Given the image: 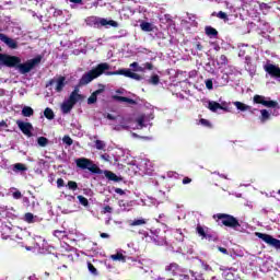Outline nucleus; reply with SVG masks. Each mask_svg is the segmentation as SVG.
<instances>
[{"label":"nucleus","mask_w":280,"mask_h":280,"mask_svg":"<svg viewBox=\"0 0 280 280\" xmlns=\"http://www.w3.org/2000/svg\"><path fill=\"white\" fill-rule=\"evenodd\" d=\"M189 183H191V178H189V177L183 178V185H189Z\"/></svg>","instance_id":"54"},{"label":"nucleus","mask_w":280,"mask_h":280,"mask_svg":"<svg viewBox=\"0 0 280 280\" xmlns=\"http://www.w3.org/2000/svg\"><path fill=\"white\" fill-rule=\"evenodd\" d=\"M214 49L215 51H220V46H217Z\"/></svg>","instance_id":"62"},{"label":"nucleus","mask_w":280,"mask_h":280,"mask_svg":"<svg viewBox=\"0 0 280 280\" xmlns=\"http://www.w3.org/2000/svg\"><path fill=\"white\" fill-rule=\"evenodd\" d=\"M75 165L79 170H89L92 174H104V171L97 166V164L93 163L92 160L86 158H79L75 160Z\"/></svg>","instance_id":"4"},{"label":"nucleus","mask_w":280,"mask_h":280,"mask_svg":"<svg viewBox=\"0 0 280 280\" xmlns=\"http://www.w3.org/2000/svg\"><path fill=\"white\" fill-rule=\"evenodd\" d=\"M165 270H166V272L174 275V272H176V270H178V264L172 262L165 267Z\"/></svg>","instance_id":"30"},{"label":"nucleus","mask_w":280,"mask_h":280,"mask_svg":"<svg viewBox=\"0 0 280 280\" xmlns=\"http://www.w3.org/2000/svg\"><path fill=\"white\" fill-rule=\"evenodd\" d=\"M131 80H137V81H139V80H143V77H141L140 74H138V73H135V72H131Z\"/></svg>","instance_id":"46"},{"label":"nucleus","mask_w":280,"mask_h":280,"mask_svg":"<svg viewBox=\"0 0 280 280\" xmlns=\"http://www.w3.org/2000/svg\"><path fill=\"white\" fill-rule=\"evenodd\" d=\"M196 233L201 237V240H208V242H218V235L210 232L209 228H203L198 224L196 228Z\"/></svg>","instance_id":"6"},{"label":"nucleus","mask_w":280,"mask_h":280,"mask_svg":"<svg viewBox=\"0 0 280 280\" xmlns=\"http://www.w3.org/2000/svg\"><path fill=\"white\" fill-rule=\"evenodd\" d=\"M202 268H203V270H206V271L211 270V266H209V264L202 262Z\"/></svg>","instance_id":"55"},{"label":"nucleus","mask_w":280,"mask_h":280,"mask_svg":"<svg viewBox=\"0 0 280 280\" xmlns=\"http://www.w3.org/2000/svg\"><path fill=\"white\" fill-rule=\"evenodd\" d=\"M151 233H152L153 235H155V236H153V241H154L156 244H159L160 238H159V234L156 233V231H155V232H154V231H151Z\"/></svg>","instance_id":"51"},{"label":"nucleus","mask_w":280,"mask_h":280,"mask_svg":"<svg viewBox=\"0 0 280 280\" xmlns=\"http://www.w3.org/2000/svg\"><path fill=\"white\" fill-rule=\"evenodd\" d=\"M206 88L209 90V91H212L213 89V81L211 79L207 80L206 81Z\"/></svg>","instance_id":"47"},{"label":"nucleus","mask_w":280,"mask_h":280,"mask_svg":"<svg viewBox=\"0 0 280 280\" xmlns=\"http://www.w3.org/2000/svg\"><path fill=\"white\" fill-rule=\"evenodd\" d=\"M70 3H77L79 5H82L83 1L82 0H69Z\"/></svg>","instance_id":"58"},{"label":"nucleus","mask_w":280,"mask_h":280,"mask_svg":"<svg viewBox=\"0 0 280 280\" xmlns=\"http://www.w3.org/2000/svg\"><path fill=\"white\" fill-rule=\"evenodd\" d=\"M101 93H104V89H98L94 91L91 96L88 98V104H95L97 102V95H101Z\"/></svg>","instance_id":"17"},{"label":"nucleus","mask_w":280,"mask_h":280,"mask_svg":"<svg viewBox=\"0 0 280 280\" xmlns=\"http://www.w3.org/2000/svg\"><path fill=\"white\" fill-rule=\"evenodd\" d=\"M18 128L25 135V137H32V130H34V126L32 122H25L23 120L15 121Z\"/></svg>","instance_id":"9"},{"label":"nucleus","mask_w":280,"mask_h":280,"mask_svg":"<svg viewBox=\"0 0 280 280\" xmlns=\"http://www.w3.org/2000/svg\"><path fill=\"white\" fill-rule=\"evenodd\" d=\"M183 277V279H185V280H189V277L187 276V275H184V276H182Z\"/></svg>","instance_id":"61"},{"label":"nucleus","mask_w":280,"mask_h":280,"mask_svg":"<svg viewBox=\"0 0 280 280\" xmlns=\"http://www.w3.org/2000/svg\"><path fill=\"white\" fill-rule=\"evenodd\" d=\"M104 175L108 180H113L114 183H119V180H121V177L110 171H104Z\"/></svg>","instance_id":"19"},{"label":"nucleus","mask_w":280,"mask_h":280,"mask_svg":"<svg viewBox=\"0 0 280 280\" xmlns=\"http://www.w3.org/2000/svg\"><path fill=\"white\" fill-rule=\"evenodd\" d=\"M212 16H217L218 19H221V21H224V23H229V14L223 11H219L217 14L212 13Z\"/></svg>","instance_id":"23"},{"label":"nucleus","mask_w":280,"mask_h":280,"mask_svg":"<svg viewBox=\"0 0 280 280\" xmlns=\"http://www.w3.org/2000/svg\"><path fill=\"white\" fill-rule=\"evenodd\" d=\"M266 73L270 74L271 78H280V68L279 66L267 63L264 66Z\"/></svg>","instance_id":"11"},{"label":"nucleus","mask_w":280,"mask_h":280,"mask_svg":"<svg viewBox=\"0 0 280 280\" xmlns=\"http://www.w3.org/2000/svg\"><path fill=\"white\" fill-rule=\"evenodd\" d=\"M102 159H106V155H102Z\"/></svg>","instance_id":"63"},{"label":"nucleus","mask_w":280,"mask_h":280,"mask_svg":"<svg viewBox=\"0 0 280 280\" xmlns=\"http://www.w3.org/2000/svg\"><path fill=\"white\" fill-rule=\"evenodd\" d=\"M77 198L80 205H82L83 207H89V199H86V197L79 195Z\"/></svg>","instance_id":"37"},{"label":"nucleus","mask_w":280,"mask_h":280,"mask_svg":"<svg viewBox=\"0 0 280 280\" xmlns=\"http://www.w3.org/2000/svg\"><path fill=\"white\" fill-rule=\"evenodd\" d=\"M205 33L209 38H218V30L213 28L212 26H206Z\"/></svg>","instance_id":"20"},{"label":"nucleus","mask_w":280,"mask_h":280,"mask_svg":"<svg viewBox=\"0 0 280 280\" xmlns=\"http://www.w3.org/2000/svg\"><path fill=\"white\" fill-rule=\"evenodd\" d=\"M218 250L220 252V253H222L223 255H229V249H226V248H224V247H218Z\"/></svg>","instance_id":"52"},{"label":"nucleus","mask_w":280,"mask_h":280,"mask_svg":"<svg viewBox=\"0 0 280 280\" xmlns=\"http://www.w3.org/2000/svg\"><path fill=\"white\" fill-rule=\"evenodd\" d=\"M42 60L43 57L37 56L24 63H21L20 57L11 55L4 67H8L9 69H18L19 73L25 75L26 73H30V71H32V69H34L37 65H40Z\"/></svg>","instance_id":"1"},{"label":"nucleus","mask_w":280,"mask_h":280,"mask_svg":"<svg viewBox=\"0 0 280 280\" xmlns=\"http://www.w3.org/2000/svg\"><path fill=\"white\" fill-rule=\"evenodd\" d=\"M0 51H1V47H0ZM10 56H11V55L1 54V52H0V65H1L2 67H5V65H8V60H10Z\"/></svg>","instance_id":"28"},{"label":"nucleus","mask_w":280,"mask_h":280,"mask_svg":"<svg viewBox=\"0 0 280 280\" xmlns=\"http://www.w3.org/2000/svg\"><path fill=\"white\" fill-rule=\"evenodd\" d=\"M192 45H194L196 51H202V49H205V46H202V43H200L198 40L194 42Z\"/></svg>","instance_id":"42"},{"label":"nucleus","mask_w":280,"mask_h":280,"mask_svg":"<svg viewBox=\"0 0 280 280\" xmlns=\"http://www.w3.org/2000/svg\"><path fill=\"white\" fill-rule=\"evenodd\" d=\"M24 220L27 222V224H34V214L32 212L25 213Z\"/></svg>","instance_id":"35"},{"label":"nucleus","mask_w":280,"mask_h":280,"mask_svg":"<svg viewBox=\"0 0 280 280\" xmlns=\"http://www.w3.org/2000/svg\"><path fill=\"white\" fill-rule=\"evenodd\" d=\"M107 119H109V121H115L117 117L113 116V114H107Z\"/></svg>","instance_id":"56"},{"label":"nucleus","mask_w":280,"mask_h":280,"mask_svg":"<svg viewBox=\"0 0 280 280\" xmlns=\"http://www.w3.org/2000/svg\"><path fill=\"white\" fill-rule=\"evenodd\" d=\"M144 69H148V71H152V69H154V65H152V62H145L143 70Z\"/></svg>","instance_id":"48"},{"label":"nucleus","mask_w":280,"mask_h":280,"mask_svg":"<svg viewBox=\"0 0 280 280\" xmlns=\"http://www.w3.org/2000/svg\"><path fill=\"white\" fill-rule=\"evenodd\" d=\"M57 187H58V189H60L61 187H65V179L58 178L57 179Z\"/></svg>","instance_id":"49"},{"label":"nucleus","mask_w":280,"mask_h":280,"mask_svg":"<svg viewBox=\"0 0 280 280\" xmlns=\"http://www.w3.org/2000/svg\"><path fill=\"white\" fill-rule=\"evenodd\" d=\"M44 117H46V119H54V117H56V114H54V109L46 107L44 110Z\"/></svg>","instance_id":"27"},{"label":"nucleus","mask_w":280,"mask_h":280,"mask_svg":"<svg viewBox=\"0 0 280 280\" xmlns=\"http://www.w3.org/2000/svg\"><path fill=\"white\" fill-rule=\"evenodd\" d=\"M150 84H153V86H156L159 82H161V77L159 74H153L151 78L148 80Z\"/></svg>","instance_id":"31"},{"label":"nucleus","mask_w":280,"mask_h":280,"mask_svg":"<svg viewBox=\"0 0 280 280\" xmlns=\"http://www.w3.org/2000/svg\"><path fill=\"white\" fill-rule=\"evenodd\" d=\"M199 122L201 124V126H205L206 128H211V122L205 118H201Z\"/></svg>","instance_id":"44"},{"label":"nucleus","mask_w":280,"mask_h":280,"mask_svg":"<svg viewBox=\"0 0 280 280\" xmlns=\"http://www.w3.org/2000/svg\"><path fill=\"white\" fill-rule=\"evenodd\" d=\"M143 224H147V221L145 219H135L132 222H131V226H141Z\"/></svg>","instance_id":"36"},{"label":"nucleus","mask_w":280,"mask_h":280,"mask_svg":"<svg viewBox=\"0 0 280 280\" xmlns=\"http://www.w3.org/2000/svg\"><path fill=\"white\" fill-rule=\"evenodd\" d=\"M66 80L67 78L65 77H59L57 80L56 79H50L47 83H46V89H49V86H54V84L57 83L55 91L57 93H62L65 86H66Z\"/></svg>","instance_id":"8"},{"label":"nucleus","mask_w":280,"mask_h":280,"mask_svg":"<svg viewBox=\"0 0 280 280\" xmlns=\"http://www.w3.org/2000/svg\"><path fill=\"white\" fill-rule=\"evenodd\" d=\"M217 65L219 67H226V65H229V58L226 57V55H221L219 57V60L217 61Z\"/></svg>","instance_id":"26"},{"label":"nucleus","mask_w":280,"mask_h":280,"mask_svg":"<svg viewBox=\"0 0 280 280\" xmlns=\"http://www.w3.org/2000/svg\"><path fill=\"white\" fill-rule=\"evenodd\" d=\"M115 194H118L119 196H124L126 191H124V189L121 188H115Z\"/></svg>","instance_id":"53"},{"label":"nucleus","mask_w":280,"mask_h":280,"mask_svg":"<svg viewBox=\"0 0 280 280\" xmlns=\"http://www.w3.org/2000/svg\"><path fill=\"white\" fill-rule=\"evenodd\" d=\"M270 119V112L268 109H261L260 110V121L264 124Z\"/></svg>","instance_id":"25"},{"label":"nucleus","mask_w":280,"mask_h":280,"mask_svg":"<svg viewBox=\"0 0 280 280\" xmlns=\"http://www.w3.org/2000/svg\"><path fill=\"white\" fill-rule=\"evenodd\" d=\"M22 115L23 117H32L34 115V109L30 106H24L22 108Z\"/></svg>","instance_id":"24"},{"label":"nucleus","mask_w":280,"mask_h":280,"mask_svg":"<svg viewBox=\"0 0 280 280\" xmlns=\"http://www.w3.org/2000/svg\"><path fill=\"white\" fill-rule=\"evenodd\" d=\"M101 237L103 240H108V237H110V235L108 233H101Z\"/></svg>","instance_id":"57"},{"label":"nucleus","mask_w":280,"mask_h":280,"mask_svg":"<svg viewBox=\"0 0 280 280\" xmlns=\"http://www.w3.org/2000/svg\"><path fill=\"white\" fill-rule=\"evenodd\" d=\"M138 124H139V126H143V119L140 118V119L138 120Z\"/></svg>","instance_id":"60"},{"label":"nucleus","mask_w":280,"mask_h":280,"mask_svg":"<svg viewBox=\"0 0 280 280\" xmlns=\"http://www.w3.org/2000/svg\"><path fill=\"white\" fill-rule=\"evenodd\" d=\"M140 28L142 30V32H152V30H154L152 27V23H150V22H142L140 24Z\"/></svg>","instance_id":"29"},{"label":"nucleus","mask_w":280,"mask_h":280,"mask_svg":"<svg viewBox=\"0 0 280 280\" xmlns=\"http://www.w3.org/2000/svg\"><path fill=\"white\" fill-rule=\"evenodd\" d=\"M95 148H96V150H105L106 142H104L102 140H95Z\"/></svg>","instance_id":"38"},{"label":"nucleus","mask_w":280,"mask_h":280,"mask_svg":"<svg viewBox=\"0 0 280 280\" xmlns=\"http://www.w3.org/2000/svg\"><path fill=\"white\" fill-rule=\"evenodd\" d=\"M0 128H8V122L5 120L0 121Z\"/></svg>","instance_id":"59"},{"label":"nucleus","mask_w":280,"mask_h":280,"mask_svg":"<svg viewBox=\"0 0 280 280\" xmlns=\"http://www.w3.org/2000/svg\"><path fill=\"white\" fill-rule=\"evenodd\" d=\"M103 213H113V207H110V206H105Z\"/></svg>","instance_id":"50"},{"label":"nucleus","mask_w":280,"mask_h":280,"mask_svg":"<svg viewBox=\"0 0 280 280\" xmlns=\"http://www.w3.org/2000/svg\"><path fill=\"white\" fill-rule=\"evenodd\" d=\"M62 141L66 143V145H73V139H71L69 136H65Z\"/></svg>","instance_id":"43"},{"label":"nucleus","mask_w":280,"mask_h":280,"mask_svg":"<svg viewBox=\"0 0 280 280\" xmlns=\"http://www.w3.org/2000/svg\"><path fill=\"white\" fill-rule=\"evenodd\" d=\"M113 100H115V102H126L127 104H131V105L137 104V101L126 96L114 95Z\"/></svg>","instance_id":"18"},{"label":"nucleus","mask_w":280,"mask_h":280,"mask_svg":"<svg viewBox=\"0 0 280 280\" xmlns=\"http://www.w3.org/2000/svg\"><path fill=\"white\" fill-rule=\"evenodd\" d=\"M278 194H279V196H280V189L278 190Z\"/></svg>","instance_id":"64"},{"label":"nucleus","mask_w":280,"mask_h":280,"mask_svg":"<svg viewBox=\"0 0 280 280\" xmlns=\"http://www.w3.org/2000/svg\"><path fill=\"white\" fill-rule=\"evenodd\" d=\"M213 220L215 222H221L223 226H226L228 229H233L234 231H237L242 224L240 223V220L237 218L226 214V213H217L212 215Z\"/></svg>","instance_id":"3"},{"label":"nucleus","mask_w":280,"mask_h":280,"mask_svg":"<svg viewBox=\"0 0 280 280\" xmlns=\"http://www.w3.org/2000/svg\"><path fill=\"white\" fill-rule=\"evenodd\" d=\"M88 270L92 275V277L100 276V271L97 270V268H95V265L91 261H88Z\"/></svg>","instance_id":"22"},{"label":"nucleus","mask_w":280,"mask_h":280,"mask_svg":"<svg viewBox=\"0 0 280 280\" xmlns=\"http://www.w3.org/2000/svg\"><path fill=\"white\" fill-rule=\"evenodd\" d=\"M108 69H110V65L106 62L98 63L94 69L90 70L81 77L79 80V86H86V84H90V82H93V80L100 78V75H103V73H106Z\"/></svg>","instance_id":"2"},{"label":"nucleus","mask_w":280,"mask_h":280,"mask_svg":"<svg viewBox=\"0 0 280 280\" xmlns=\"http://www.w3.org/2000/svg\"><path fill=\"white\" fill-rule=\"evenodd\" d=\"M14 170H18V172H27V166H25V164L22 163H16L14 165Z\"/></svg>","instance_id":"40"},{"label":"nucleus","mask_w":280,"mask_h":280,"mask_svg":"<svg viewBox=\"0 0 280 280\" xmlns=\"http://www.w3.org/2000/svg\"><path fill=\"white\" fill-rule=\"evenodd\" d=\"M96 23H100V25H102L103 27H106V25H110L112 27H119V23L117 21L106 20L104 18L98 19Z\"/></svg>","instance_id":"15"},{"label":"nucleus","mask_w":280,"mask_h":280,"mask_svg":"<svg viewBox=\"0 0 280 280\" xmlns=\"http://www.w3.org/2000/svg\"><path fill=\"white\" fill-rule=\"evenodd\" d=\"M0 38H1L2 43H5L10 49L19 48V44L16 43V40L8 37V35H0Z\"/></svg>","instance_id":"13"},{"label":"nucleus","mask_w":280,"mask_h":280,"mask_svg":"<svg viewBox=\"0 0 280 280\" xmlns=\"http://www.w3.org/2000/svg\"><path fill=\"white\" fill-rule=\"evenodd\" d=\"M208 108L212 113H218V110H226V112H229V109L226 107L222 106L220 103H218L215 101L209 102Z\"/></svg>","instance_id":"14"},{"label":"nucleus","mask_w":280,"mask_h":280,"mask_svg":"<svg viewBox=\"0 0 280 280\" xmlns=\"http://www.w3.org/2000/svg\"><path fill=\"white\" fill-rule=\"evenodd\" d=\"M37 143L38 145H40V148H46V145L49 143V139H47L46 137H39L37 139Z\"/></svg>","instance_id":"34"},{"label":"nucleus","mask_w":280,"mask_h":280,"mask_svg":"<svg viewBox=\"0 0 280 280\" xmlns=\"http://www.w3.org/2000/svg\"><path fill=\"white\" fill-rule=\"evenodd\" d=\"M81 100H84V96L80 94V88H74V90L70 93L68 97V102L75 106Z\"/></svg>","instance_id":"10"},{"label":"nucleus","mask_w":280,"mask_h":280,"mask_svg":"<svg viewBox=\"0 0 280 280\" xmlns=\"http://www.w3.org/2000/svg\"><path fill=\"white\" fill-rule=\"evenodd\" d=\"M130 68L133 69V71H143V67L139 66L137 61L130 63Z\"/></svg>","instance_id":"41"},{"label":"nucleus","mask_w":280,"mask_h":280,"mask_svg":"<svg viewBox=\"0 0 280 280\" xmlns=\"http://www.w3.org/2000/svg\"><path fill=\"white\" fill-rule=\"evenodd\" d=\"M234 106L237 108V110H241V113H245V110H250V106L240 102V101H236L233 103Z\"/></svg>","instance_id":"21"},{"label":"nucleus","mask_w":280,"mask_h":280,"mask_svg":"<svg viewBox=\"0 0 280 280\" xmlns=\"http://www.w3.org/2000/svg\"><path fill=\"white\" fill-rule=\"evenodd\" d=\"M105 75H125V78H131L132 71L130 69H120L116 71H107Z\"/></svg>","instance_id":"12"},{"label":"nucleus","mask_w":280,"mask_h":280,"mask_svg":"<svg viewBox=\"0 0 280 280\" xmlns=\"http://www.w3.org/2000/svg\"><path fill=\"white\" fill-rule=\"evenodd\" d=\"M54 236L57 237L58 240H65V237H67V232L60 231V230H55Z\"/></svg>","instance_id":"33"},{"label":"nucleus","mask_w":280,"mask_h":280,"mask_svg":"<svg viewBox=\"0 0 280 280\" xmlns=\"http://www.w3.org/2000/svg\"><path fill=\"white\" fill-rule=\"evenodd\" d=\"M113 261H126V256L121 253H117L110 256Z\"/></svg>","instance_id":"32"},{"label":"nucleus","mask_w":280,"mask_h":280,"mask_svg":"<svg viewBox=\"0 0 280 280\" xmlns=\"http://www.w3.org/2000/svg\"><path fill=\"white\" fill-rule=\"evenodd\" d=\"M73 104L68 102V101H65L62 104H61V113H63V115H69V113H71V110H73Z\"/></svg>","instance_id":"16"},{"label":"nucleus","mask_w":280,"mask_h":280,"mask_svg":"<svg viewBox=\"0 0 280 280\" xmlns=\"http://www.w3.org/2000/svg\"><path fill=\"white\" fill-rule=\"evenodd\" d=\"M256 237L259 240H262L265 244H268V246H271L272 248H276V250H280V240L275 238L272 235L261 232L255 233Z\"/></svg>","instance_id":"5"},{"label":"nucleus","mask_w":280,"mask_h":280,"mask_svg":"<svg viewBox=\"0 0 280 280\" xmlns=\"http://www.w3.org/2000/svg\"><path fill=\"white\" fill-rule=\"evenodd\" d=\"M68 189H71V191H77L78 189V183L73 180H69L67 184Z\"/></svg>","instance_id":"39"},{"label":"nucleus","mask_w":280,"mask_h":280,"mask_svg":"<svg viewBox=\"0 0 280 280\" xmlns=\"http://www.w3.org/2000/svg\"><path fill=\"white\" fill-rule=\"evenodd\" d=\"M14 200H21V198H23V195L21 194L20 190H16L12 194Z\"/></svg>","instance_id":"45"},{"label":"nucleus","mask_w":280,"mask_h":280,"mask_svg":"<svg viewBox=\"0 0 280 280\" xmlns=\"http://www.w3.org/2000/svg\"><path fill=\"white\" fill-rule=\"evenodd\" d=\"M254 104H261L262 106H266V108H277L279 107V103L277 101H267L266 96L256 94L254 95L253 100Z\"/></svg>","instance_id":"7"}]
</instances>
